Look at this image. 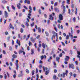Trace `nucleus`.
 <instances>
[{
	"label": "nucleus",
	"mask_w": 80,
	"mask_h": 80,
	"mask_svg": "<svg viewBox=\"0 0 80 80\" xmlns=\"http://www.w3.org/2000/svg\"><path fill=\"white\" fill-rule=\"evenodd\" d=\"M43 58H44V56L42 55L41 56V60H42L43 59Z\"/></svg>",
	"instance_id": "34"
},
{
	"label": "nucleus",
	"mask_w": 80,
	"mask_h": 80,
	"mask_svg": "<svg viewBox=\"0 0 80 80\" xmlns=\"http://www.w3.org/2000/svg\"><path fill=\"white\" fill-rule=\"evenodd\" d=\"M68 71L66 70L65 71V72H63L62 74V77L63 78H65V75L66 76H67L68 75Z\"/></svg>",
	"instance_id": "2"
},
{
	"label": "nucleus",
	"mask_w": 80,
	"mask_h": 80,
	"mask_svg": "<svg viewBox=\"0 0 80 80\" xmlns=\"http://www.w3.org/2000/svg\"><path fill=\"white\" fill-rule=\"evenodd\" d=\"M27 3V4H30V1L28 0H25L24 1V3Z\"/></svg>",
	"instance_id": "10"
},
{
	"label": "nucleus",
	"mask_w": 80,
	"mask_h": 80,
	"mask_svg": "<svg viewBox=\"0 0 80 80\" xmlns=\"http://www.w3.org/2000/svg\"><path fill=\"white\" fill-rule=\"evenodd\" d=\"M29 10L28 11V12L29 13L28 14V18L29 19H30L31 18H30V16L32 15V7L31 6H29Z\"/></svg>",
	"instance_id": "1"
},
{
	"label": "nucleus",
	"mask_w": 80,
	"mask_h": 80,
	"mask_svg": "<svg viewBox=\"0 0 80 80\" xmlns=\"http://www.w3.org/2000/svg\"><path fill=\"white\" fill-rule=\"evenodd\" d=\"M48 73H49V70H48L45 72V74L46 75H47Z\"/></svg>",
	"instance_id": "21"
},
{
	"label": "nucleus",
	"mask_w": 80,
	"mask_h": 80,
	"mask_svg": "<svg viewBox=\"0 0 80 80\" xmlns=\"http://www.w3.org/2000/svg\"><path fill=\"white\" fill-rule=\"evenodd\" d=\"M4 13L5 18H7L8 17V13L6 11H4Z\"/></svg>",
	"instance_id": "11"
},
{
	"label": "nucleus",
	"mask_w": 80,
	"mask_h": 80,
	"mask_svg": "<svg viewBox=\"0 0 80 80\" xmlns=\"http://www.w3.org/2000/svg\"><path fill=\"white\" fill-rule=\"evenodd\" d=\"M69 37H71V38H73V35L72 34L71 35V33L70 32H69Z\"/></svg>",
	"instance_id": "26"
},
{
	"label": "nucleus",
	"mask_w": 80,
	"mask_h": 80,
	"mask_svg": "<svg viewBox=\"0 0 80 80\" xmlns=\"http://www.w3.org/2000/svg\"><path fill=\"white\" fill-rule=\"evenodd\" d=\"M59 19L60 20H63V16L62 14H59Z\"/></svg>",
	"instance_id": "5"
},
{
	"label": "nucleus",
	"mask_w": 80,
	"mask_h": 80,
	"mask_svg": "<svg viewBox=\"0 0 80 80\" xmlns=\"http://www.w3.org/2000/svg\"><path fill=\"white\" fill-rule=\"evenodd\" d=\"M20 6H21V4H20V3H18V4L17 5V7L18 8V9H20L21 8Z\"/></svg>",
	"instance_id": "12"
},
{
	"label": "nucleus",
	"mask_w": 80,
	"mask_h": 80,
	"mask_svg": "<svg viewBox=\"0 0 80 80\" xmlns=\"http://www.w3.org/2000/svg\"><path fill=\"white\" fill-rule=\"evenodd\" d=\"M10 37L9 36L7 38L8 42H9L10 41Z\"/></svg>",
	"instance_id": "32"
},
{
	"label": "nucleus",
	"mask_w": 80,
	"mask_h": 80,
	"mask_svg": "<svg viewBox=\"0 0 80 80\" xmlns=\"http://www.w3.org/2000/svg\"><path fill=\"white\" fill-rule=\"evenodd\" d=\"M70 78H71V76H73V74L72 73V72H71L70 73Z\"/></svg>",
	"instance_id": "54"
},
{
	"label": "nucleus",
	"mask_w": 80,
	"mask_h": 80,
	"mask_svg": "<svg viewBox=\"0 0 80 80\" xmlns=\"http://www.w3.org/2000/svg\"><path fill=\"white\" fill-rule=\"evenodd\" d=\"M55 34H56V37H57V39H56V42H57V41H57V38H58V34H57V33L56 32Z\"/></svg>",
	"instance_id": "30"
},
{
	"label": "nucleus",
	"mask_w": 80,
	"mask_h": 80,
	"mask_svg": "<svg viewBox=\"0 0 80 80\" xmlns=\"http://www.w3.org/2000/svg\"><path fill=\"white\" fill-rule=\"evenodd\" d=\"M77 57L79 58V60L80 61V51L79 52L78 51H77Z\"/></svg>",
	"instance_id": "6"
},
{
	"label": "nucleus",
	"mask_w": 80,
	"mask_h": 80,
	"mask_svg": "<svg viewBox=\"0 0 80 80\" xmlns=\"http://www.w3.org/2000/svg\"><path fill=\"white\" fill-rule=\"evenodd\" d=\"M9 27L11 28H12L13 30L14 29V27H13V26H12V25L11 23L10 24Z\"/></svg>",
	"instance_id": "20"
},
{
	"label": "nucleus",
	"mask_w": 80,
	"mask_h": 80,
	"mask_svg": "<svg viewBox=\"0 0 80 80\" xmlns=\"http://www.w3.org/2000/svg\"><path fill=\"white\" fill-rule=\"evenodd\" d=\"M53 78L54 80H58V78L57 77L56 75H54L53 76Z\"/></svg>",
	"instance_id": "15"
},
{
	"label": "nucleus",
	"mask_w": 80,
	"mask_h": 80,
	"mask_svg": "<svg viewBox=\"0 0 80 80\" xmlns=\"http://www.w3.org/2000/svg\"><path fill=\"white\" fill-rule=\"evenodd\" d=\"M69 68H72V69H74L75 68V67L74 66V65L73 64H69Z\"/></svg>",
	"instance_id": "3"
},
{
	"label": "nucleus",
	"mask_w": 80,
	"mask_h": 80,
	"mask_svg": "<svg viewBox=\"0 0 80 80\" xmlns=\"http://www.w3.org/2000/svg\"><path fill=\"white\" fill-rule=\"evenodd\" d=\"M26 72L27 73H29V71L28 69L26 70Z\"/></svg>",
	"instance_id": "52"
},
{
	"label": "nucleus",
	"mask_w": 80,
	"mask_h": 80,
	"mask_svg": "<svg viewBox=\"0 0 80 80\" xmlns=\"http://www.w3.org/2000/svg\"><path fill=\"white\" fill-rule=\"evenodd\" d=\"M31 42H32V43H35V40H36V39L35 38H33L31 37L30 38Z\"/></svg>",
	"instance_id": "8"
},
{
	"label": "nucleus",
	"mask_w": 80,
	"mask_h": 80,
	"mask_svg": "<svg viewBox=\"0 0 80 80\" xmlns=\"http://www.w3.org/2000/svg\"><path fill=\"white\" fill-rule=\"evenodd\" d=\"M54 10L56 12H57V11H58V8H54Z\"/></svg>",
	"instance_id": "44"
},
{
	"label": "nucleus",
	"mask_w": 80,
	"mask_h": 80,
	"mask_svg": "<svg viewBox=\"0 0 80 80\" xmlns=\"http://www.w3.org/2000/svg\"><path fill=\"white\" fill-rule=\"evenodd\" d=\"M71 7L72 8H74V5L73 4H72V6H71Z\"/></svg>",
	"instance_id": "64"
},
{
	"label": "nucleus",
	"mask_w": 80,
	"mask_h": 80,
	"mask_svg": "<svg viewBox=\"0 0 80 80\" xmlns=\"http://www.w3.org/2000/svg\"><path fill=\"white\" fill-rule=\"evenodd\" d=\"M70 0H67V3L68 4H70Z\"/></svg>",
	"instance_id": "33"
},
{
	"label": "nucleus",
	"mask_w": 80,
	"mask_h": 80,
	"mask_svg": "<svg viewBox=\"0 0 80 80\" xmlns=\"http://www.w3.org/2000/svg\"><path fill=\"white\" fill-rule=\"evenodd\" d=\"M73 76L75 78V77H77V74L74 73L73 74Z\"/></svg>",
	"instance_id": "51"
},
{
	"label": "nucleus",
	"mask_w": 80,
	"mask_h": 80,
	"mask_svg": "<svg viewBox=\"0 0 80 80\" xmlns=\"http://www.w3.org/2000/svg\"><path fill=\"white\" fill-rule=\"evenodd\" d=\"M69 59H70V56H66V58L64 59V60H65V61L68 62Z\"/></svg>",
	"instance_id": "7"
},
{
	"label": "nucleus",
	"mask_w": 80,
	"mask_h": 80,
	"mask_svg": "<svg viewBox=\"0 0 80 80\" xmlns=\"http://www.w3.org/2000/svg\"><path fill=\"white\" fill-rule=\"evenodd\" d=\"M38 31L39 33H41V32H42V29L40 27L38 28Z\"/></svg>",
	"instance_id": "17"
},
{
	"label": "nucleus",
	"mask_w": 80,
	"mask_h": 80,
	"mask_svg": "<svg viewBox=\"0 0 80 80\" xmlns=\"http://www.w3.org/2000/svg\"><path fill=\"white\" fill-rule=\"evenodd\" d=\"M35 72V70H33L32 72V75H33L35 73H34Z\"/></svg>",
	"instance_id": "31"
},
{
	"label": "nucleus",
	"mask_w": 80,
	"mask_h": 80,
	"mask_svg": "<svg viewBox=\"0 0 80 80\" xmlns=\"http://www.w3.org/2000/svg\"><path fill=\"white\" fill-rule=\"evenodd\" d=\"M34 22H32V23L31 24V27H33V26H34Z\"/></svg>",
	"instance_id": "38"
},
{
	"label": "nucleus",
	"mask_w": 80,
	"mask_h": 80,
	"mask_svg": "<svg viewBox=\"0 0 80 80\" xmlns=\"http://www.w3.org/2000/svg\"><path fill=\"white\" fill-rule=\"evenodd\" d=\"M26 24L27 27H28V26H29V24H28V22H26Z\"/></svg>",
	"instance_id": "47"
},
{
	"label": "nucleus",
	"mask_w": 80,
	"mask_h": 80,
	"mask_svg": "<svg viewBox=\"0 0 80 80\" xmlns=\"http://www.w3.org/2000/svg\"><path fill=\"white\" fill-rule=\"evenodd\" d=\"M18 60H17L16 61L15 65L16 66V69L18 70V68H19V66H18Z\"/></svg>",
	"instance_id": "4"
},
{
	"label": "nucleus",
	"mask_w": 80,
	"mask_h": 80,
	"mask_svg": "<svg viewBox=\"0 0 80 80\" xmlns=\"http://www.w3.org/2000/svg\"><path fill=\"white\" fill-rule=\"evenodd\" d=\"M24 30H23V29L22 28H21V29L20 30V32L21 33H23V31Z\"/></svg>",
	"instance_id": "29"
},
{
	"label": "nucleus",
	"mask_w": 80,
	"mask_h": 80,
	"mask_svg": "<svg viewBox=\"0 0 80 80\" xmlns=\"http://www.w3.org/2000/svg\"><path fill=\"white\" fill-rule=\"evenodd\" d=\"M4 78L5 79H7V74H4Z\"/></svg>",
	"instance_id": "58"
},
{
	"label": "nucleus",
	"mask_w": 80,
	"mask_h": 80,
	"mask_svg": "<svg viewBox=\"0 0 80 80\" xmlns=\"http://www.w3.org/2000/svg\"><path fill=\"white\" fill-rule=\"evenodd\" d=\"M52 15L51 14L50 15H49V17L50 18H49V20H51V18H52Z\"/></svg>",
	"instance_id": "59"
},
{
	"label": "nucleus",
	"mask_w": 80,
	"mask_h": 80,
	"mask_svg": "<svg viewBox=\"0 0 80 80\" xmlns=\"http://www.w3.org/2000/svg\"><path fill=\"white\" fill-rule=\"evenodd\" d=\"M61 20H58V23H62V21H61Z\"/></svg>",
	"instance_id": "45"
},
{
	"label": "nucleus",
	"mask_w": 80,
	"mask_h": 80,
	"mask_svg": "<svg viewBox=\"0 0 80 80\" xmlns=\"http://www.w3.org/2000/svg\"><path fill=\"white\" fill-rule=\"evenodd\" d=\"M12 9H13V10H15V7L13 6L12 5Z\"/></svg>",
	"instance_id": "42"
},
{
	"label": "nucleus",
	"mask_w": 80,
	"mask_h": 80,
	"mask_svg": "<svg viewBox=\"0 0 80 80\" xmlns=\"http://www.w3.org/2000/svg\"><path fill=\"white\" fill-rule=\"evenodd\" d=\"M62 74H60L59 73L58 75V77H62Z\"/></svg>",
	"instance_id": "40"
},
{
	"label": "nucleus",
	"mask_w": 80,
	"mask_h": 80,
	"mask_svg": "<svg viewBox=\"0 0 80 80\" xmlns=\"http://www.w3.org/2000/svg\"><path fill=\"white\" fill-rule=\"evenodd\" d=\"M58 5L57 2H56L54 3V6H57Z\"/></svg>",
	"instance_id": "48"
},
{
	"label": "nucleus",
	"mask_w": 80,
	"mask_h": 80,
	"mask_svg": "<svg viewBox=\"0 0 80 80\" xmlns=\"http://www.w3.org/2000/svg\"><path fill=\"white\" fill-rule=\"evenodd\" d=\"M41 9H39V11H38V12L40 14V15H41Z\"/></svg>",
	"instance_id": "60"
},
{
	"label": "nucleus",
	"mask_w": 80,
	"mask_h": 80,
	"mask_svg": "<svg viewBox=\"0 0 80 80\" xmlns=\"http://www.w3.org/2000/svg\"><path fill=\"white\" fill-rule=\"evenodd\" d=\"M54 73H56L57 72V70L56 69H54Z\"/></svg>",
	"instance_id": "43"
},
{
	"label": "nucleus",
	"mask_w": 80,
	"mask_h": 80,
	"mask_svg": "<svg viewBox=\"0 0 80 80\" xmlns=\"http://www.w3.org/2000/svg\"><path fill=\"white\" fill-rule=\"evenodd\" d=\"M78 10V9H77V8H76V10L75 12V15H77V10Z\"/></svg>",
	"instance_id": "41"
},
{
	"label": "nucleus",
	"mask_w": 80,
	"mask_h": 80,
	"mask_svg": "<svg viewBox=\"0 0 80 80\" xmlns=\"http://www.w3.org/2000/svg\"><path fill=\"white\" fill-rule=\"evenodd\" d=\"M23 52V51L22 50H20L18 51V53L19 54H20L21 53H22V52Z\"/></svg>",
	"instance_id": "28"
},
{
	"label": "nucleus",
	"mask_w": 80,
	"mask_h": 80,
	"mask_svg": "<svg viewBox=\"0 0 80 80\" xmlns=\"http://www.w3.org/2000/svg\"><path fill=\"white\" fill-rule=\"evenodd\" d=\"M7 8L8 9V12H10V8H9V7L7 6Z\"/></svg>",
	"instance_id": "35"
},
{
	"label": "nucleus",
	"mask_w": 80,
	"mask_h": 80,
	"mask_svg": "<svg viewBox=\"0 0 80 80\" xmlns=\"http://www.w3.org/2000/svg\"><path fill=\"white\" fill-rule=\"evenodd\" d=\"M69 39V36L68 35H67L66 38V40H68Z\"/></svg>",
	"instance_id": "36"
},
{
	"label": "nucleus",
	"mask_w": 80,
	"mask_h": 80,
	"mask_svg": "<svg viewBox=\"0 0 80 80\" xmlns=\"http://www.w3.org/2000/svg\"><path fill=\"white\" fill-rule=\"evenodd\" d=\"M23 7H24V8H25V9H26V10H28V8H27V7H26V6H24Z\"/></svg>",
	"instance_id": "57"
},
{
	"label": "nucleus",
	"mask_w": 80,
	"mask_h": 80,
	"mask_svg": "<svg viewBox=\"0 0 80 80\" xmlns=\"http://www.w3.org/2000/svg\"><path fill=\"white\" fill-rule=\"evenodd\" d=\"M39 67L40 68H42V65H40L39 66Z\"/></svg>",
	"instance_id": "55"
},
{
	"label": "nucleus",
	"mask_w": 80,
	"mask_h": 80,
	"mask_svg": "<svg viewBox=\"0 0 80 80\" xmlns=\"http://www.w3.org/2000/svg\"><path fill=\"white\" fill-rule=\"evenodd\" d=\"M61 7H62V8H66L65 7V4H62L61 6Z\"/></svg>",
	"instance_id": "25"
},
{
	"label": "nucleus",
	"mask_w": 80,
	"mask_h": 80,
	"mask_svg": "<svg viewBox=\"0 0 80 80\" xmlns=\"http://www.w3.org/2000/svg\"><path fill=\"white\" fill-rule=\"evenodd\" d=\"M17 77L16 74H14L13 75V77L14 78H16V77Z\"/></svg>",
	"instance_id": "53"
},
{
	"label": "nucleus",
	"mask_w": 80,
	"mask_h": 80,
	"mask_svg": "<svg viewBox=\"0 0 80 80\" xmlns=\"http://www.w3.org/2000/svg\"><path fill=\"white\" fill-rule=\"evenodd\" d=\"M61 43L63 46H65V43H64L63 42H62Z\"/></svg>",
	"instance_id": "63"
},
{
	"label": "nucleus",
	"mask_w": 80,
	"mask_h": 80,
	"mask_svg": "<svg viewBox=\"0 0 80 80\" xmlns=\"http://www.w3.org/2000/svg\"><path fill=\"white\" fill-rule=\"evenodd\" d=\"M16 43H17V44H18L19 46H20V42L19 41H18V39H17Z\"/></svg>",
	"instance_id": "19"
},
{
	"label": "nucleus",
	"mask_w": 80,
	"mask_h": 80,
	"mask_svg": "<svg viewBox=\"0 0 80 80\" xmlns=\"http://www.w3.org/2000/svg\"><path fill=\"white\" fill-rule=\"evenodd\" d=\"M42 68H43V70L44 71V72H45V70L46 69V70H48V68L47 67H45L43 66L42 67Z\"/></svg>",
	"instance_id": "18"
},
{
	"label": "nucleus",
	"mask_w": 80,
	"mask_h": 80,
	"mask_svg": "<svg viewBox=\"0 0 80 80\" xmlns=\"http://www.w3.org/2000/svg\"><path fill=\"white\" fill-rule=\"evenodd\" d=\"M73 20L74 22H75V21H76V18L74 17L73 18Z\"/></svg>",
	"instance_id": "46"
},
{
	"label": "nucleus",
	"mask_w": 80,
	"mask_h": 80,
	"mask_svg": "<svg viewBox=\"0 0 80 80\" xmlns=\"http://www.w3.org/2000/svg\"><path fill=\"white\" fill-rule=\"evenodd\" d=\"M40 37V36L39 35H38L36 37V38L37 39H38V38H39Z\"/></svg>",
	"instance_id": "50"
},
{
	"label": "nucleus",
	"mask_w": 80,
	"mask_h": 80,
	"mask_svg": "<svg viewBox=\"0 0 80 80\" xmlns=\"http://www.w3.org/2000/svg\"><path fill=\"white\" fill-rule=\"evenodd\" d=\"M65 9H66V8H63L62 12L63 13H65Z\"/></svg>",
	"instance_id": "39"
},
{
	"label": "nucleus",
	"mask_w": 80,
	"mask_h": 80,
	"mask_svg": "<svg viewBox=\"0 0 80 80\" xmlns=\"http://www.w3.org/2000/svg\"><path fill=\"white\" fill-rule=\"evenodd\" d=\"M12 58H14L15 59V58H17V56L16 54H13L12 55Z\"/></svg>",
	"instance_id": "16"
},
{
	"label": "nucleus",
	"mask_w": 80,
	"mask_h": 80,
	"mask_svg": "<svg viewBox=\"0 0 80 80\" xmlns=\"http://www.w3.org/2000/svg\"><path fill=\"white\" fill-rule=\"evenodd\" d=\"M33 10H34V11H36V7H33Z\"/></svg>",
	"instance_id": "62"
},
{
	"label": "nucleus",
	"mask_w": 80,
	"mask_h": 80,
	"mask_svg": "<svg viewBox=\"0 0 80 80\" xmlns=\"http://www.w3.org/2000/svg\"><path fill=\"white\" fill-rule=\"evenodd\" d=\"M32 43L30 42V41H29V46H30V45H32Z\"/></svg>",
	"instance_id": "61"
},
{
	"label": "nucleus",
	"mask_w": 80,
	"mask_h": 80,
	"mask_svg": "<svg viewBox=\"0 0 80 80\" xmlns=\"http://www.w3.org/2000/svg\"><path fill=\"white\" fill-rule=\"evenodd\" d=\"M20 73V74L18 75V77H22V76L23 75V71H21Z\"/></svg>",
	"instance_id": "13"
},
{
	"label": "nucleus",
	"mask_w": 80,
	"mask_h": 80,
	"mask_svg": "<svg viewBox=\"0 0 80 80\" xmlns=\"http://www.w3.org/2000/svg\"><path fill=\"white\" fill-rule=\"evenodd\" d=\"M5 35H8V32H5Z\"/></svg>",
	"instance_id": "49"
},
{
	"label": "nucleus",
	"mask_w": 80,
	"mask_h": 80,
	"mask_svg": "<svg viewBox=\"0 0 80 80\" xmlns=\"http://www.w3.org/2000/svg\"><path fill=\"white\" fill-rule=\"evenodd\" d=\"M34 53V50L33 49H31V55H33Z\"/></svg>",
	"instance_id": "27"
},
{
	"label": "nucleus",
	"mask_w": 80,
	"mask_h": 80,
	"mask_svg": "<svg viewBox=\"0 0 80 80\" xmlns=\"http://www.w3.org/2000/svg\"><path fill=\"white\" fill-rule=\"evenodd\" d=\"M71 33L72 34H73V29L72 28H71Z\"/></svg>",
	"instance_id": "37"
},
{
	"label": "nucleus",
	"mask_w": 80,
	"mask_h": 80,
	"mask_svg": "<svg viewBox=\"0 0 80 80\" xmlns=\"http://www.w3.org/2000/svg\"><path fill=\"white\" fill-rule=\"evenodd\" d=\"M42 47H43V48H44V49H45V47H47L48 46L47 45L45 44V43H42Z\"/></svg>",
	"instance_id": "9"
},
{
	"label": "nucleus",
	"mask_w": 80,
	"mask_h": 80,
	"mask_svg": "<svg viewBox=\"0 0 80 80\" xmlns=\"http://www.w3.org/2000/svg\"><path fill=\"white\" fill-rule=\"evenodd\" d=\"M60 58L59 57H56V61H58V63H59V62H60Z\"/></svg>",
	"instance_id": "14"
},
{
	"label": "nucleus",
	"mask_w": 80,
	"mask_h": 80,
	"mask_svg": "<svg viewBox=\"0 0 80 80\" xmlns=\"http://www.w3.org/2000/svg\"><path fill=\"white\" fill-rule=\"evenodd\" d=\"M34 47H35L36 48H37V43H35L34 44Z\"/></svg>",
	"instance_id": "56"
},
{
	"label": "nucleus",
	"mask_w": 80,
	"mask_h": 80,
	"mask_svg": "<svg viewBox=\"0 0 80 80\" xmlns=\"http://www.w3.org/2000/svg\"><path fill=\"white\" fill-rule=\"evenodd\" d=\"M53 26L54 28V29L55 30L56 32H57V27L55 26V25L53 24Z\"/></svg>",
	"instance_id": "22"
},
{
	"label": "nucleus",
	"mask_w": 80,
	"mask_h": 80,
	"mask_svg": "<svg viewBox=\"0 0 80 80\" xmlns=\"http://www.w3.org/2000/svg\"><path fill=\"white\" fill-rule=\"evenodd\" d=\"M45 33L46 35V36H47V37H48V36H49V34L48 33V32H45Z\"/></svg>",
	"instance_id": "24"
},
{
	"label": "nucleus",
	"mask_w": 80,
	"mask_h": 80,
	"mask_svg": "<svg viewBox=\"0 0 80 80\" xmlns=\"http://www.w3.org/2000/svg\"><path fill=\"white\" fill-rule=\"evenodd\" d=\"M52 57L51 56L48 59V62H50V60H52Z\"/></svg>",
	"instance_id": "23"
}]
</instances>
